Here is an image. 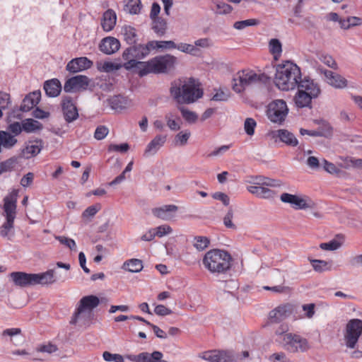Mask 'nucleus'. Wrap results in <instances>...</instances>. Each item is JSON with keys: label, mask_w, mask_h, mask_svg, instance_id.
<instances>
[{"label": "nucleus", "mask_w": 362, "mask_h": 362, "mask_svg": "<svg viewBox=\"0 0 362 362\" xmlns=\"http://www.w3.org/2000/svg\"><path fill=\"white\" fill-rule=\"evenodd\" d=\"M170 94L178 104H191L203 96V90L194 78H179L171 83Z\"/></svg>", "instance_id": "1"}, {"label": "nucleus", "mask_w": 362, "mask_h": 362, "mask_svg": "<svg viewBox=\"0 0 362 362\" xmlns=\"http://www.w3.org/2000/svg\"><path fill=\"white\" fill-rule=\"evenodd\" d=\"M301 77V71L299 66L288 61L277 69L274 83L280 90H293L297 87Z\"/></svg>", "instance_id": "2"}, {"label": "nucleus", "mask_w": 362, "mask_h": 362, "mask_svg": "<svg viewBox=\"0 0 362 362\" xmlns=\"http://www.w3.org/2000/svg\"><path fill=\"white\" fill-rule=\"evenodd\" d=\"M231 256L228 252L218 249L208 251L202 260L204 267L213 274L228 272L231 267Z\"/></svg>", "instance_id": "3"}, {"label": "nucleus", "mask_w": 362, "mask_h": 362, "mask_svg": "<svg viewBox=\"0 0 362 362\" xmlns=\"http://www.w3.org/2000/svg\"><path fill=\"white\" fill-rule=\"evenodd\" d=\"M177 58L171 54L158 56L151 59L141 63V76L150 73L162 74L172 69L177 63Z\"/></svg>", "instance_id": "4"}, {"label": "nucleus", "mask_w": 362, "mask_h": 362, "mask_svg": "<svg viewBox=\"0 0 362 362\" xmlns=\"http://www.w3.org/2000/svg\"><path fill=\"white\" fill-rule=\"evenodd\" d=\"M362 337V320L352 318L347 321L343 331V344L346 349H356Z\"/></svg>", "instance_id": "5"}, {"label": "nucleus", "mask_w": 362, "mask_h": 362, "mask_svg": "<svg viewBox=\"0 0 362 362\" xmlns=\"http://www.w3.org/2000/svg\"><path fill=\"white\" fill-rule=\"evenodd\" d=\"M266 78L264 74H257L252 70L245 69L238 71L233 79V90L242 93L247 87L263 81Z\"/></svg>", "instance_id": "6"}, {"label": "nucleus", "mask_w": 362, "mask_h": 362, "mask_svg": "<svg viewBox=\"0 0 362 362\" xmlns=\"http://www.w3.org/2000/svg\"><path fill=\"white\" fill-rule=\"evenodd\" d=\"M281 346L290 353H305L311 348L309 341L296 333L285 335Z\"/></svg>", "instance_id": "7"}, {"label": "nucleus", "mask_w": 362, "mask_h": 362, "mask_svg": "<svg viewBox=\"0 0 362 362\" xmlns=\"http://www.w3.org/2000/svg\"><path fill=\"white\" fill-rule=\"evenodd\" d=\"M288 114V106L283 100H275L268 105L267 116L273 123L281 124L285 121Z\"/></svg>", "instance_id": "8"}, {"label": "nucleus", "mask_w": 362, "mask_h": 362, "mask_svg": "<svg viewBox=\"0 0 362 362\" xmlns=\"http://www.w3.org/2000/svg\"><path fill=\"white\" fill-rule=\"evenodd\" d=\"M316 71L319 74L323 75L325 81L334 88L343 89L348 86V81L337 73L325 69L321 66H317Z\"/></svg>", "instance_id": "9"}, {"label": "nucleus", "mask_w": 362, "mask_h": 362, "mask_svg": "<svg viewBox=\"0 0 362 362\" xmlns=\"http://www.w3.org/2000/svg\"><path fill=\"white\" fill-rule=\"evenodd\" d=\"M280 200L284 203L289 204L295 209H305L312 206L311 200L303 194H291L285 192L281 194Z\"/></svg>", "instance_id": "10"}, {"label": "nucleus", "mask_w": 362, "mask_h": 362, "mask_svg": "<svg viewBox=\"0 0 362 362\" xmlns=\"http://www.w3.org/2000/svg\"><path fill=\"white\" fill-rule=\"evenodd\" d=\"M202 358L210 362H238L235 354L231 351L211 350L204 352Z\"/></svg>", "instance_id": "11"}, {"label": "nucleus", "mask_w": 362, "mask_h": 362, "mask_svg": "<svg viewBox=\"0 0 362 362\" xmlns=\"http://www.w3.org/2000/svg\"><path fill=\"white\" fill-rule=\"evenodd\" d=\"M126 358L132 362H169L164 359L161 351H154L151 353L143 351L138 354H127Z\"/></svg>", "instance_id": "12"}, {"label": "nucleus", "mask_w": 362, "mask_h": 362, "mask_svg": "<svg viewBox=\"0 0 362 362\" xmlns=\"http://www.w3.org/2000/svg\"><path fill=\"white\" fill-rule=\"evenodd\" d=\"M90 80L86 76L78 75L67 79L64 86V90L66 93L85 90L89 86Z\"/></svg>", "instance_id": "13"}, {"label": "nucleus", "mask_w": 362, "mask_h": 362, "mask_svg": "<svg viewBox=\"0 0 362 362\" xmlns=\"http://www.w3.org/2000/svg\"><path fill=\"white\" fill-rule=\"evenodd\" d=\"M297 87L313 99L317 98L321 93L319 84L308 77H305L303 79L301 78Z\"/></svg>", "instance_id": "14"}, {"label": "nucleus", "mask_w": 362, "mask_h": 362, "mask_svg": "<svg viewBox=\"0 0 362 362\" xmlns=\"http://www.w3.org/2000/svg\"><path fill=\"white\" fill-rule=\"evenodd\" d=\"M17 196L18 192L13 191L4 199V212L6 219L14 221L16 218Z\"/></svg>", "instance_id": "15"}, {"label": "nucleus", "mask_w": 362, "mask_h": 362, "mask_svg": "<svg viewBox=\"0 0 362 362\" xmlns=\"http://www.w3.org/2000/svg\"><path fill=\"white\" fill-rule=\"evenodd\" d=\"M62 106L64 119L67 122H71L78 118V110L71 97L66 96L63 98Z\"/></svg>", "instance_id": "16"}, {"label": "nucleus", "mask_w": 362, "mask_h": 362, "mask_svg": "<svg viewBox=\"0 0 362 362\" xmlns=\"http://www.w3.org/2000/svg\"><path fill=\"white\" fill-rule=\"evenodd\" d=\"M93 62L86 57L71 59L66 65V70L70 73H77L90 69Z\"/></svg>", "instance_id": "17"}, {"label": "nucleus", "mask_w": 362, "mask_h": 362, "mask_svg": "<svg viewBox=\"0 0 362 362\" xmlns=\"http://www.w3.org/2000/svg\"><path fill=\"white\" fill-rule=\"evenodd\" d=\"M92 318L93 314L76 307L71 317L70 324L81 327H88Z\"/></svg>", "instance_id": "18"}, {"label": "nucleus", "mask_w": 362, "mask_h": 362, "mask_svg": "<svg viewBox=\"0 0 362 362\" xmlns=\"http://www.w3.org/2000/svg\"><path fill=\"white\" fill-rule=\"evenodd\" d=\"M293 312L290 304L280 305L269 313V319L272 322H279L288 317Z\"/></svg>", "instance_id": "19"}, {"label": "nucleus", "mask_w": 362, "mask_h": 362, "mask_svg": "<svg viewBox=\"0 0 362 362\" xmlns=\"http://www.w3.org/2000/svg\"><path fill=\"white\" fill-rule=\"evenodd\" d=\"M268 136L274 139H279L287 145L296 146L298 144V140L295 136L286 129L271 131L268 133Z\"/></svg>", "instance_id": "20"}, {"label": "nucleus", "mask_w": 362, "mask_h": 362, "mask_svg": "<svg viewBox=\"0 0 362 362\" xmlns=\"http://www.w3.org/2000/svg\"><path fill=\"white\" fill-rule=\"evenodd\" d=\"M167 136L165 135L158 134L147 144L144 156L148 157L154 156L164 146L166 142Z\"/></svg>", "instance_id": "21"}, {"label": "nucleus", "mask_w": 362, "mask_h": 362, "mask_svg": "<svg viewBox=\"0 0 362 362\" xmlns=\"http://www.w3.org/2000/svg\"><path fill=\"white\" fill-rule=\"evenodd\" d=\"M177 206L174 204L163 205L152 209L154 216L165 221H169L174 218L177 211Z\"/></svg>", "instance_id": "22"}, {"label": "nucleus", "mask_w": 362, "mask_h": 362, "mask_svg": "<svg viewBox=\"0 0 362 362\" xmlns=\"http://www.w3.org/2000/svg\"><path fill=\"white\" fill-rule=\"evenodd\" d=\"M120 48L119 41L114 37H106L103 38L100 45V50L105 54H112Z\"/></svg>", "instance_id": "23"}, {"label": "nucleus", "mask_w": 362, "mask_h": 362, "mask_svg": "<svg viewBox=\"0 0 362 362\" xmlns=\"http://www.w3.org/2000/svg\"><path fill=\"white\" fill-rule=\"evenodd\" d=\"M15 285L21 287H26L34 285V274H27L21 272H12L11 274Z\"/></svg>", "instance_id": "24"}, {"label": "nucleus", "mask_w": 362, "mask_h": 362, "mask_svg": "<svg viewBox=\"0 0 362 362\" xmlns=\"http://www.w3.org/2000/svg\"><path fill=\"white\" fill-rule=\"evenodd\" d=\"M56 281L57 277L54 269H48L45 272L34 274V285L47 286L53 284Z\"/></svg>", "instance_id": "25"}, {"label": "nucleus", "mask_w": 362, "mask_h": 362, "mask_svg": "<svg viewBox=\"0 0 362 362\" xmlns=\"http://www.w3.org/2000/svg\"><path fill=\"white\" fill-rule=\"evenodd\" d=\"M99 303L100 300L97 296L90 295L81 298L76 307L93 314V310L98 307Z\"/></svg>", "instance_id": "26"}, {"label": "nucleus", "mask_w": 362, "mask_h": 362, "mask_svg": "<svg viewBox=\"0 0 362 362\" xmlns=\"http://www.w3.org/2000/svg\"><path fill=\"white\" fill-rule=\"evenodd\" d=\"M41 93L39 90L33 91L27 95L23 100L20 110L23 112H28L36 106L40 100Z\"/></svg>", "instance_id": "27"}, {"label": "nucleus", "mask_w": 362, "mask_h": 362, "mask_svg": "<svg viewBox=\"0 0 362 362\" xmlns=\"http://www.w3.org/2000/svg\"><path fill=\"white\" fill-rule=\"evenodd\" d=\"M246 182L251 184L250 186L266 185L271 187H279L282 183L279 180H272L263 176L250 177Z\"/></svg>", "instance_id": "28"}, {"label": "nucleus", "mask_w": 362, "mask_h": 362, "mask_svg": "<svg viewBox=\"0 0 362 362\" xmlns=\"http://www.w3.org/2000/svg\"><path fill=\"white\" fill-rule=\"evenodd\" d=\"M116 22V13L112 9H108L103 13L100 24L104 31L110 32L115 28Z\"/></svg>", "instance_id": "29"}, {"label": "nucleus", "mask_w": 362, "mask_h": 362, "mask_svg": "<svg viewBox=\"0 0 362 362\" xmlns=\"http://www.w3.org/2000/svg\"><path fill=\"white\" fill-rule=\"evenodd\" d=\"M267 187L266 185L247 186V189L249 192L259 198L269 199L274 197L275 192Z\"/></svg>", "instance_id": "30"}, {"label": "nucleus", "mask_w": 362, "mask_h": 362, "mask_svg": "<svg viewBox=\"0 0 362 362\" xmlns=\"http://www.w3.org/2000/svg\"><path fill=\"white\" fill-rule=\"evenodd\" d=\"M44 90L49 97H57L62 90L60 81L57 78H52L45 82Z\"/></svg>", "instance_id": "31"}, {"label": "nucleus", "mask_w": 362, "mask_h": 362, "mask_svg": "<svg viewBox=\"0 0 362 362\" xmlns=\"http://www.w3.org/2000/svg\"><path fill=\"white\" fill-rule=\"evenodd\" d=\"M108 101L111 108L116 111L127 109L130 105L129 98L119 95L110 98Z\"/></svg>", "instance_id": "32"}, {"label": "nucleus", "mask_w": 362, "mask_h": 362, "mask_svg": "<svg viewBox=\"0 0 362 362\" xmlns=\"http://www.w3.org/2000/svg\"><path fill=\"white\" fill-rule=\"evenodd\" d=\"M18 143L17 139L6 131H0V153L1 148L11 149Z\"/></svg>", "instance_id": "33"}, {"label": "nucleus", "mask_w": 362, "mask_h": 362, "mask_svg": "<svg viewBox=\"0 0 362 362\" xmlns=\"http://www.w3.org/2000/svg\"><path fill=\"white\" fill-rule=\"evenodd\" d=\"M42 149L41 141H32L28 142L25 148H23L22 153L25 158H30L37 156Z\"/></svg>", "instance_id": "34"}, {"label": "nucleus", "mask_w": 362, "mask_h": 362, "mask_svg": "<svg viewBox=\"0 0 362 362\" xmlns=\"http://www.w3.org/2000/svg\"><path fill=\"white\" fill-rule=\"evenodd\" d=\"M96 68L100 72L110 73L122 68V63L111 61H99L96 62Z\"/></svg>", "instance_id": "35"}, {"label": "nucleus", "mask_w": 362, "mask_h": 362, "mask_svg": "<svg viewBox=\"0 0 362 362\" xmlns=\"http://www.w3.org/2000/svg\"><path fill=\"white\" fill-rule=\"evenodd\" d=\"M313 269L318 273L331 271L332 269V261L308 259Z\"/></svg>", "instance_id": "36"}, {"label": "nucleus", "mask_w": 362, "mask_h": 362, "mask_svg": "<svg viewBox=\"0 0 362 362\" xmlns=\"http://www.w3.org/2000/svg\"><path fill=\"white\" fill-rule=\"evenodd\" d=\"M143 267L142 261L139 259H131L127 260L122 266V269L132 273L141 272L143 269Z\"/></svg>", "instance_id": "37"}, {"label": "nucleus", "mask_w": 362, "mask_h": 362, "mask_svg": "<svg viewBox=\"0 0 362 362\" xmlns=\"http://www.w3.org/2000/svg\"><path fill=\"white\" fill-rule=\"evenodd\" d=\"M313 98L299 88L294 97V102L298 107H305L310 106Z\"/></svg>", "instance_id": "38"}, {"label": "nucleus", "mask_w": 362, "mask_h": 362, "mask_svg": "<svg viewBox=\"0 0 362 362\" xmlns=\"http://www.w3.org/2000/svg\"><path fill=\"white\" fill-rule=\"evenodd\" d=\"M14 221L6 219V221L0 226V236L11 240L14 235Z\"/></svg>", "instance_id": "39"}, {"label": "nucleus", "mask_w": 362, "mask_h": 362, "mask_svg": "<svg viewBox=\"0 0 362 362\" xmlns=\"http://www.w3.org/2000/svg\"><path fill=\"white\" fill-rule=\"evenodd\" d=\"M165 120L168 128L172 131H177L180 129V119L178 116L172 112H169L165 115Z\"/></svg>", "instance_id": "40"}, {"label": "nucleus", "mask_w": 362, "mask_h": 362, "mask_svg": "<svg viewBox=\"0 0 362 362\" xmlns=\"http://www.w3.org/2000/svg\"><path fill=\"white\" fill-rule=\"evenodd\" d=\"M124 10L130 14H137L141 9V0H124Z\"/></svg>", "instance_id": "41"}, {"label": "nucleus", "mask_w": 362, "mask_h": 362, "mask_svg": "<svg viewBox=\"0 0 362 362\" xmlns=\"http://www.w3.org/2000/svg\"><path fill=\"white\" fill-rule=\"evenodd\" d=\"M122 34L128 44L132 45L136 42V33L134 28L130 25H124L122 28Z\"/></svg>", "instance_id": "42"}, {"label": "nucleus", "mask_w": 362, "mask_h": 362, "mask_svg": "<svg viewBox=\"0 0 362 362\" xmlns=\"http://www.w3.org/2000/svg\"><path fill=\"white\" fill-rule=\"evenodd\" d=\"M191 136V132L186 129L177 134L174 139V144L177 146H185Z\"/></svg>", "instance_id": "43"}, {"label": "nucleus", "mask_w": 362, "mask_h": 362, "mask_svg": "<svg viewBox=\"0 0 362 362\" xmlns=\"http://www.w3.org/2000/svg\"><path fill=\"white\" fill-rule=\"evenodd\" d=\"M175 49L181 52L191 55H196L199 51V49L195 47L193 45L185 42L175 43Z\"/></svg>", "instance_id": "44"}, {"label": "nucleus", "mask_w": 362, "mask_h": 362, "mask_svg": "<svg viewBox=\"0 0 362 362\" xmlns=\"http://www.w3.org/2000/svg\"><path fill=\"white\" fill-rule=\"evenodd\" d=\"M209 239L206 236H195L192 241L193 246L198 250L202 251L208 247Z\"/></svg>", "instance_id": "45"}, {"label": "nucleus", "mask_w": 362, "mask_h": 362, "mask_svg": "<svg viewBox=\"0 0 362 362\" xmlns=\"http://www.w3.org/2000/svg\"><path fill=\"white\" fill-rule=\"evenodd\" d=\"M23 129L26 132H34L42 129V124L33 119H28L23 122Z\"/></svg>", "instance_id": "46"}, {"label": "nucleus", "mask_w": 362, "mask_h": 362, "mask_svg": "<svg viewBox=\"0 0 362 362\" xmlns=\"http://www.w3.org/2000/svg\"><path fill=\"white\" fill-rule=\"evenodd\" d=\"M269 52L275 58L279 57L282 52V45L281 42L276 38L270 40L269 42Z\"/></svg>", "instance_id": "47"}, {"label": "nucleus", "mask_w": 362, "mask_h": 362, "mask_svg": "<svg viewBox=\"0 0 362 362\" xmlns=\"http://www.w3.org/2000/svg\"><path fill=\"white\" fill-rule=\"evenodd\" d=\"M259 21L256 18H250L244 21H236L233 24V28L237 30H243L249 26H256L259 24Z\"/></svg>", "instance_id": "48"}, {"label": "nucleus", "mask_w": 362, "mask_h": 362, "mask_svg": "<svg viewBox=\"0 0 362 362\" xmlns=\"http://www.w3.org/2000/svg\"><path fill=\"white\" fill-rule=\"evenodd\" d=\"M288 326L286 324L280 325L278 328L275 330L276 341L278 342L281 346L283 344V339L285 335L290 334L288 332Z\"/></svg>", "instance_id": "49"}, {"label": "nucleus", "mask_w": 362, "mask_h": 362, "mask_svg": "<svg viewBox=\"0 0 362 362\" xmlns=\"http://www.w3.org/2000/svg\"><path fill=\"white\" fill-rule=\"evenodd\" d=\"M318 59L323 63L324 64L327 65L328 67L332 68L333 69L337 70L338 69V65L334 60V59L328 54H320L318 55Z\"/></svg>", "instance_id": "50"}, {"label": "nucleus", "mask_w": 362, "mask_h": 362, "mask_svg": "<svg viewBox=\"0 0 362 362\" xmlns=\"http://www.w3.org/2000/svg\"><path fill=\"white\" fill-rule=\"evenodd\" d=\"M232 9L231 6L223 1L216 2L213 8L217 14H227L230 13Z\"/></svg>", "instance_id": "51"}, {"label": "nucleus", "mask_w": 362, "mask_h": 362, "mask_svg": "<svg viewBox=\"0 0 362 362\" xmlns=\"http://www.w3.org/2000/svg\"><path fill=\"white\" fill-rule=\"evenodd\" d=\"M11 104L10 94L6 92H0V117H2V110L8 109Z\"/></svg>", "instance_id": "52"}, {"label": "nucleus", "mask_w": 362, "mask_h": 362, "mask_svg": "<svg viewBox=\"0 0 362 362\" xmlns=\"http://www.w3.org/2000/svg\"><path fill=\"white\" fill-rule=\"evenodd\" d=\"M101 209V205L100 204H95L86 208L82 213V217L85 219L92 218Z\"/></svg>", "instance_id": "53"}, {"label": "nucleus", "mask_w": 362, "mask_h": 362, "mask_svg": "<svg viewBox=\"0 0 362 362\" xmlns=\"http://www.w3.org/2000/svg\"><path fill=\"white\" fill-rule=\"evenodd\" d=\"M55 239L57 240L62 245L68 247L71 250H76V243L74 240L66 236L57 235Z\"/></svg>", "instance_id": "54"}, {"label": "nucleus", "mask_w": 362, "mask_h": 362, "mask_svg": "<svg viewBox=\"0 0 362 362\" xmlns=\"http://www.w3.org/2000/svg\"><path fill=\"white\" fill-rule=\"evenodd\" d=\"M256 127L257 122L253 118L248 117L244 122V130L250 136L254 135Z\"/></svg>", "instance_id": "55"}, {"label": "nucleus", "mask_w": 362, "mask_h": 362, "mask_svg": "<svg viewBox=\"0 0 362 362\" xmlns=\"http://www.w3.org/2000/svg\"><path fill=\"white\" fill-rule=\"evenodd\" d=\"M132 49H134V57L137 59H141L146 57L148 54V48L144 47V45L139 44L134 46H132Z\"/></svg>", "instance_id": "56"}, {"label": "nucleus", "mask_w": 362, "mask_h": 362, "mask_svg": "<svg viewBox=\"0 0 362 362\" xmlns=\"http://www.w3.org/2000/svg\"><path fill=\"white\" fill-rule=\"evenodd\" d=\"M182 117L189 123H195L198 119L197 115L186 108H180Z\"/></svg>", "instance_id": "57"}, {"label": "nucleus", "mask_w": 362, "mask_h": 362, "mask_svg": "<svg viewBox=\"0 0 362 362\" xmlns=\"http://www.w3.org/2000/svg\"><path fill=\"white\" fill-rule=\"evenodd\" d=\"M129 149V145L127 143L120 144H111L108 146V152H119L122 153H126Z\"/></svg>", "instance_id": "58"}, {"label": "nucleus", "mask_w": 362, "mask_h": 362, "mask_svg": "<svg viewBox=\"0 0 362 362\" xmlns=\"http://www.w3.org/2000/svg\"><path fill=\"white\" fill-rule=\"evenodd\" d=\"M103 359L108 362H124V356L119 354H112L109 351H105L103 354Z\"/></svg>", "instance_id": "59"}, {"label": "nucleus", "mask_w": 362, "mask_h": 362, "mask_svg": "<svg viewBox=\"0 0 362 362\" xmlns=\"http://www.w3.org/2000/svg\"><path fill=\"white\" fill-rule=\"evenodd\" d=\"M57 351V346L51 343L40 344L36 348V351L40 353L52 354L56 352Z\"/></svg>", "instance_id": "60"}, {"label": "nucleus", "mask_w": 362, "mask_h": 362, "mask_svg": "<svg viewBox=\"0 0 362 362\" xmlns=\"http://www.w3.org/2000/svg\"><path fill=\"white\" fill-rule=\"evenodd\" d=\"M154 230L156 235L159 238L168 235L173 232V228L167 224L161 225L154 228Z\"/></svg>", "instance_id": "61"}, {"label": "nucleus", "mask_w": 362, "mask_h": 362, "mask_svg": "<svg viewBox=\"0 0 362 362\" xmlns=\"http://www.w3.org/2000/svg\"><path fill=\"white\" fill-rule=\"evenodd\" d=\"M153 29L156 33L163 35L166 29V23L160 18L154 19Z\"/></svg>", "instance_id": "62"}, {"label": "nucleus", "mask_w": 362, "mask_h": 362, "mask_svg": "<svg viewBox=\"0 0 362 362\" xmlns=\"http://www.w3.org/2000/svg\"><path fill=\"white\" fill-rule=\"evenodd\" d=\"M269 361L270 362H290L286 354L283 351L272 354L269 356Z\"/></svg>", "instance_id": "63"}, {"label": "nucleus", "mask_w": 362, "mask_h": 362, "mask_svg": "<svg viewBox=\"0 0 362 362\" xmlns=\"http://www.w3.org/2000/svg\"><path fill=\"white\" fill-rule=\"evenodd\" d=\"M108 133L109 129L107 127L104 125L98 126L94 132V138L99 141L103 140L107 136Z\"/></svg>", "instance_id": "64"}]
</instances>
